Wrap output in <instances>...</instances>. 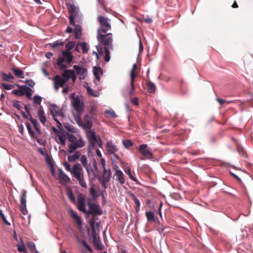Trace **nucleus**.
Masks as SVG:
<instances>
[{"label":"nucleus","mask_w":253,"mask_h":253,"mask_svg":"<svg viewBox=\"0 0 253 253\" xmlns=\"http://www.w3.org/2000/svg\"><path fill=\"white\" fill-rule=\"evenodd\" d=\"M62 56L57 59L56 65L59 69H64L67 68V64H70L73 59L72 53H68L66 51H62Z\"/></svg>","instance_id":"nucleus-1"},{"label":"nucleus","mask_w":253,"mask_h":253,"mask_svg":"<svg viewBox=\"0 0 253 253\" xmlns=\"http://www.w3.org/2000/svg\"><path fill=\"white\" fill-rule=\"evenodd\" d=\"M90 193L91 196L93 197H97V195L96 194L95 190L94 188V185H92L90 188Z\"/></svg>","instance_id":"nucleus-55"},{"label":"nucleus","mask_w":253,"mask_h":253,"mask_svg":"<svg viewBox=\"0 0 253 253\" xmlns=\"http://www.w3.org/2000/svg\"><path fill=\"white\" fill-rule=\"evenodd\" d=\"M13 106L18 110H20L21 108V106L19 104V102L17 101H13Z\"/></svg>","instance_id":"nucleus-60"},{"label":"nucleus","mask_w":253,"mask_h":253,"mask_svg":"<svg viewBox=\"0 0 253 253\" xmlns=\"http://www.w3.org/2000/svg\"><path fill=\"white\" fill-rule=\"evenodd\" d=\"M26 126L27 130L28 131V132H29V134L30 135V136H32V137H34L36 138V136L35 135V133L34 132V131L32 129V128L31 127V126H30V124L29 123L27 122L26 123Z\"/></svg>","instance_id":"nucleus-43"},{"label":"nucleus","mask_w":253,"mask_h":253,"mask_svg":"<svg viewBox=\"0 0 253 253\" xmlns=\"http://www.w3.org/2000/svg\"><path fill=\"white\" fill-rule=\"evenodd\" d=\"M68 10L70 14L69 16L76 17L78 15V8L74 4H70L68 6Z\"/></svg>","instance_id":"nucleus-18"},{"label":"nucleus","mask_w":253,"mask_h":253,"mask_svg":"<svg viewBox=\"0 0 253 253\" xmlns=\"http://www.w3.org/2000/svg\"><path fill=\"white\" fill-rule=\"evenodd\" d=\"M111 48H104L105 57L104 60L106 62H108L110 59V49Z\"/></svg>","instance_id":"nucleus-42"},{"label":"nucleus","mask_w":253,"mask_h":253,"mask_svg":"<svg viewBox=\"0 0 253 253\" xmlns=\"http://www.w3.org/2000/svg\"><path fill=\"white\" fill-rule=\"evenodd\" d=\"M93 74L98 81H100V75H102L103 71L102 69L100 67H94L93 69Z\"/></svg>","instance_id":"nucleus-25"},{"label":"nucleus","mask_w":253,"mask_h":253,"mask_svg":"<svg viewBox=\"0 0 253 253\" xmlns=\"http://www.w3.org/2000/svg\"><path fill=\"white\" fill-rule=\"evenodd\" d=\"M69 211L70 216L75 220H76L78 225H81L82 223L81 217L78 216L76 212H74L72 209H70Z\"/></svg>","instance_id":"nucleus-24"},{"label":"nucleus","mask_w":253,"mask_h":253,"mask_svg":"<svg viewBox=\"0 0 253 253\" xmlns=\"http://www.w3.org/2000/svg\"><path fill=\"white\" fill-rule=\"evenodd\" d=\"M136 77V74L134 72H131L130 73V84H134V80Z\"/></svg>","instance_id":"nucleus-58"},{"label":"nucleus","mask_w":253,"mask_h":253,"mask_svg":"<svg viewBox=\"0 0 253 253\" xmlns=\"http://www.w3.org/2000/svg\"><path fill=\"white\" fill-rule=\"evenodd\" d=\"M67 195L71 202L75 204L76 203V199L72 191H68Z\"/></svg>","instance_id":"nucleus-46"},{"label":"nucleus","mask_w":253,"mask_h":253,"mask_svg":"<svg viewBox=\"0 0 253 253\" xmlns=\"http://www.w3.org/2000/svg\"><path fill=\"white\" fill-rule=\"evenodd\" d=\"M147 90L149 93H154L156 90V85L150 81L147 82Z\"/></svg>","instance_id":"nucleus-28"},{"label":"nucleus","mask_w":253,"mask_h":253,"mask_svg":"<svg viewBox=\"0 0 253 253\" xmlns=\"http://www.w3.org/2000/svg\"><path fill=\"white\" fill-rule=\"evenodd\" d=\"M59 178L63 181L68 183L70 181V178L63 171H60L59 174Z\"/></svg>","instance_id":"nucleus-32"},{"label":"nucleus","mask_w":253,"mask_h":253,"mask_svg":"<svg viewBox=\"0 0 253 253\" xmlns=\"http://www.w3.org/2000/svg\"><path fill=\"white\" fill-rule=\"evenodd\" d=\"M139 152L146 158L150 159L152 157V153L147 149V145L142 144L138 148Z\"/></svg>","instance_id":"nucleus-12"},{"label":"nucleus","mask_w":253,"mask_h":253,"mask_svg":"<svg viewBox=\"0 0 253 253\" xmlns=\"http://www.w3.org/2000/svg\"><path fill=\"white\" fill-rule=\"evenodd\" d=\"M50 46L53 48H55L59 46H63L64 42L61 41H56L52 43H49Z\"/></svg>","instance_id":"nucleus-36"},{"label":"nucleus","mask_w":253,"mask_h":253,"mask_svg":"<svg viewBox=\"0 0 253 253\" xmlns=\"http://www.w3.org/2000/svg\"><path fill=\"white\" fill-rule=\"evenodd\" d=\"M81 162L83 165V166L84 167H86L88 165L87 164V157L85 155H83L81 156L80 159Z\"/></svg>","instance_id":"nucleus-41"},{"label":"nucleus","mask_w":253,"mask_h":253,"mask_svg":"<svg viewBox=\"0 0 253 253\" xmlns=\"http://www.w3.org/2000/svg\"><path fill=\"white\" fill-rule=\"evenodd\" d=\"M164 228L165 227L161 223V225H158L157 230L161 233L164 231Z\"/></svg>","instance_id":"nucleus-63"},{"label":"nucleus","mask_w":253,"mask_h":253,"mask_svg":"<svg viewBox=\"0 0 253 253\" xmlns=\"http://www.w3.org/2000/svg\"><path fill=\"white\" fill-rule=\"evenodd\" d=\"M23 85H22L19 87V89L13 90H12V93L14 95L20 96L23 95Z\"/></svg>","instance_id":"nucleus-39"},{"label":"nucleus","mask_w":253,"mask_h":253,"mask_svg":"<svg viewBox=\"0 0 253 253\" xmlns=\"http://www.w3.org/2000/svg\"><path fill=\"white\" fill-rule=\"evenodd\" d=\"M26 198L27 191L26 190H23L20 198V211L24 215H26L28 213L26 208Z\"/></svg>","instance_id":"nucleus-8"},{"label":"nucleus","mask_w":253,"mask_h":253,"mask_svg":"<svg viewBox=\"0 0 253 253\" xmlns=\"http://www.w3.org/2000/svg\"><path fill=\"white\" fill-rule=\"evenodd\" d=\"M71 173L76 179L80 178V177L83 175V169L81 165L79 163L74 165L72 168Z\"/></svg>","instance_id":"nucleus-7"},{"label":"nucleus","mask_w":253,"mask_h":253,"mask_svg":"<svg viewBox=\"0 0 253 253\" xmlns=\"http://www.w3.org/2000/svg\"><path fill=\"white\" fill-rule=\"evenodd\" d=\"M123 144L124 145V146L126 148H128L129 147L132 146L133 145V143L131 142V141L128 139L124 140L123 141Z\"/></svg>","instance_id":"nucleus-48"},{"label":"nucleus","mask_w":253,"mask_h":253,"mask_svg":"<svg viewBox=\"0 0 253 253\" xmlns=\"http://www.w3.org/2000/svg\"><path fill=\"white\" fill-rule=\"evenodd\" d=\"M97 39L100 43L104 46V48H112L113 38L112 33L104 34L97 33Z\"/></svg>","instance_id":"nucleus-3"},{"label":"nucleus","mask_w":253,"mask_h":253,"mask_svg":"<svg viewBox=\"0 0 253 253\" xmlns=\"http://www.w3.org/2000/svg\"><path fill=\"white\" fill-rule=\"evenodd\" d=\"M126 173L127 174L129 177V178L131 180H132L134 181H136L137 179L134 178L132 174L131 173V170L130 168H127V169L125 170Z\"/></svg>","instance_id":"nucleus-44"},{"label":"nucleus","mask_w":253,"mask_h":253,"mask_svg":"<svg viewBox=\"0 0 253 253\" xmlns=\"http://www.w3.org/2000/svg\"><path fill=\"white\" fill-rule=\"evenodd\" d=\"M54 82L57 83L61 87H63L67 82L66 79L62 78L59 75H56L53 79Z\"/></svg>","instance_id":"nucleus-20"},{"label":"nucleus","mask_w":253,"mask_h":253,"mask_svg":"<svg viewBox=\"0 0 253 253\" xmlns=\"http://www.w3.org/2000/svg\"><path fill=\"white\" fill-rule=\"evenodd\" d=\"M77 124L81 127H82L86 132H90V129L92 127V122L91 117L88 115H85L84 118V122L81 118L80 116H76L74 117Z\"/></svg>","instance_id":"nucleus-4"},{"label":"nucleus","mask_w":253,"mask_h":253,"mask_svg":"<svg viewBox=\"0 0 253 253\" xmlns=\"http://www.w3.org/2000/svg\"><path fill=\"white\" fill-rule=\"evenodd\" d=\"M98 2L99 3L100 6H102V7L103 8H104V9L106 10V7H105V3H104V0H98Z\"/></svg>","instance_id":"nucleus-64"},{"label":"nucleus","mask_w":253,"mask_h":253,"mask_svg":"<svg viewBox=\"0 0 253 253\" xmlns=\"http://www.w3.org/2000/svg\"><path fill=\"white\" fill-rule=\"evenodd\" d=\"M72 104L77 112V116H81L84 110V102L82 101L79 96H77L76 97H73Z\"/></svg>","instance_id":"nucleus-6"},{"label":"nucleus","mask_w":253,"mask_h":253,"mask_svg":"<svg viewBox=\"0 0 253 253\" xmlns=\"http://www.w3.org/2000/svg\"><path fill=\"white\" fill-rule=\"evenodd\" d=\"M12 71H13V72L14 73L15 75L17 77H18L19 78H21V79H23L24 78V75H23V72L22 70H21L18 68H12Z\"/></svg>","instance_id":"nucleus-31"},{"label":"nucleus","mask_w":253,"mask_h":253,"mask_svg":"<svg viewBox=\"0 0 253 253\" xmlns=\"http://www.w3.org/2000/svg\"><path fill=\"white\" fill-rule=\"evenodd\" d=\"M130 196H131L132 198V200L134 201L135 204V210L136 212H138L139 211L140 209V203L138 199L135 196V195L132 193H130L129 194Z\"/></svg>","instance_id":"nucleus-21"},{"label":"nucleus","mask_w":253,"mask_h":253,"mask_svg":"<svg viewBox=\"0 0 253 253\" xmlns=\"http://www.w3.org/2000/svg\"><path fill=\"white\" fill-rule=\"evenodd\" d=\"M17 250L19 252H26V247L23 244L17 245Z\"/></svg>","instance_id":"nucleus-54"},{"label":"nucleus","mask_w":253,"mask_h":253,"mask_svg":"<svg viewBox=\"0 0 253 253\" xmlns=\"http://www.w3.org/2000/svg\"><path fill=\"white\" fill-rule=\"evenodd\" d=\"M0 75L2 80L6 82H12V80L14 78L10 73L7 74L4 72H1Z\"/></svg>","instance_id":"nucleus-26"},{"label":"nucleus","mask_w":253,"mask_h":253,"mask_svg":"<svg viewBox=\"0 0 253 253\" xmlns=\"http://www.w3.org/2000/svg\"><path fill=\"white\" fill-rule=\"evenodd\" d=\"M82 29L80 25H77L74 29V36L75 39H79L82 35Z\"/></svg>","instance_id":"nucleus-29"},{"label":"nucleus","mask_w":253,"mask_h":253,"mask_svg":"<svg viewBox=\"0 0 253 253\" xmlns=\"http://www.w3.org/2000/svg\"><path fill=\"white\" fill-rule=\"evenodd\" d=\"M87 93L92 96L97 97L98 96V92L96 91L93 90L90 87L88 86L86 87Z\"/></svg>","instance_id":"nucleus-35"},{"label":"nucleus","mask_w":253,"mask_h":253,"mask_svg":"<svg viewBox=\"0 0 253 253\" xmlns=\"http://www.w3.org/2000/svg\"><path fill=\"white\" fill-rule=\"evenodd\" d=\"M105 114H107L108 116H109L110 117L112 118H115L117 117V115L115 113V112L114 111L111 110H106L105 112Z\"/></svg>","instance_id":"nucleus-51"},{"label":"nucleus","mask_w":253,"mask_h":253,"mask_svg":"<svg viewBox=\"0 0 253 253\" xmlns=\"http://www.w3.org/2000/svg\"><path fill=\"white\" fill-rule=\"evenodd\" d=\"M114 176H116V179L119 181L121 185H123L125 183L126 180L125 178V175L121 170L119 169V168L118 167H117L115 169Z\"/></svg>","instance_id":"nucleus-14"},{"label":"nucleus","mask_w":253,"mask_h":253,"mask_svg":"<svg viewBox=\"0 0 253 253\" xmlns=\"http://www.w3.org/2000/svg\"><path fill=\"white\" fill-rule=\"evenodd\" d=\"M67 135L68 139L70 142H72L73 143V142H75V141H76V138L73 134L67 133Z\"/></svg>","instance_id":"nucleus-49"},{"label":"nucleus","mask_w":253,"mask_h":253,"mask_svg":"<svg viewBox=\"0 0 253 253\" xmlns=\"http://www.w3.org/2000/svg\"><path fill=\"white\" fill-rule=\"evenodd\" d=\"M87 206L89 208V211H87L88 214H92V219L90 221V225L92 230L95 231V215H99L102 213V211L100 210L99 205L95 204V203L88 202L87 203Z\"/></svg>","instance_id":"nucleus-2"},{"label":"nucleus","mask_w":253,"mask_h":253,"mask_svg":"<svg viewBox=\"0 0 253 253\" xmlns=\"http://www.w3.org/2000/svg\"><path fill=\"white\" fill-rule=\"evenodd\" d=\"M74 70L65 69L63 73L62 74V76L64 77V79L67 80V81L70 79V77H72V75L74 74Z\"/></svg>","instance_id":"nucleus-30"},{"label":"nucleus","mask_w":253,"mask_h":253,"mask_svg":"<svg viewBox=\"0 0 253 253\" xmlns=\"http://www.w3.org/2000/svg\"><path fill=\"white\" fill-rule=\"evenodd\" d=\"M78 205L77 208L80 211L84 213H87V211L85 208V197L82 194H79L77 197Z\"/></svg>","instance_id":"nucleus-9"},{"label":"nucleus","mask_w":253,"mask_h":253,"mask_svg":"<svg viewBox=\"0 0 253 253\" xmlns=\"http://www.w3.org/2000/svg\"><path fill=\"white\" fill-rule=\"evenodd\" d=\"M111 176V172L110 169L107 170L106 169H103V173L101 178H99V180H104L105 182H109Z\"/></svg>","instance_id":"nucleus-16"},{"label":"nucleus","mask_w":253,"mask_h":253,"mask_svg":"<svg viewBox=\"0 0 253 253\" xmlns=\"http://www.w3.org/2000/svg\"><path fill=\"white\" fill-rule=\"evenodd\" d=\"M57 141L58 143H61L63 146H65L66 144V138L64 136L59 135L58 137V140Z\"/></svg>","instance_id":"nucleus-45"},{"label":"nucleus","mask_w":253,"mask_h":253,"mask_svg":"<svg viewBox=\"0 0 253 253\" xmlns=\"http://www.w3.org/2000/svg\"><path fill=\"white\" fill-rule=\"evenodd\" d=\"M98 21L100 27L97 30V33H106L107 32L111 29V24L109 23V19L103 16L98 17Z\"/></svg>","instance_id":"nucleus-5"},{"label":"nucleus","mask_w":253,"mask_h":253,"mask_svg":"<svg viewBox=\"0 0 253 253\" xmlns=\"http://www.w3.org/2000/svg\"><path fill=\"white\" fill-rule=\"evenodd\" d=\"M89 138L92 147H94L96 143L100 148L102 147L103 143L102 140L99 137L97 138L93 131L90 132Z\"/></svg>","instance_id":"nucleus-11"},{"label":"nucleus","mask_w":253,"mask_h":253,"mask_svg":"<svg viewBox=\"0 0 253 253\" xmlns=\"http://www.w3.org/2000/svg\"><path fill=\"white\" fill-rule=\"evenodd\" d=\"M29 120L31 121V122L32 123V124L34 126V127L36 129V130H37V131L39 133H41V131L38 127L37 121L35 119L33 118L31 116L29 118Z\"/></svg>","instance_id":"nucleus-34"},{"label":"nucleus","mask_w":253,"mask_h":253,"mask_svg":"<svg viewBox=\"0 0 253 253\" xmlns=\"http://www.w3.org/2000/svg\"><path fill=\"white\" fill-rule=\"evenodd\" d=\"M237 150L239 152V153H240L241 155H242L244 157H247V155L246 153L244 151L243 148L241 146H237Z\"/></svg>","instance_id":"nucleus-50"},{"label":"nucleus","mask_w":253,"mask_h":253,"mask_svg":"<svg viewBox=\"0 0 253 253\" xmlns=\"http://www.w3.org/2000/svg\"><path fill=\"white\" fill-rule=\"evenodd\" d=\"M63 165L65 167V169H66V170H67L68 171H70L71 172L72 170V168H70V164L68 162H65L63 163Z\"/></svg>","instance_id":"nucleus-59"},{"label":"nucleus","mask_w":253,"mask_h":253,"mask_svg":"<svg viewBox=\"0 0 253 253\" xmlns=\"http://www.w3.org/2000/svg\"><path fill=\"white\" fill-rule=\"evenodd\" d=\"M1 86L6 90H10L14 88L13 85L6 84L4 83L1 84Z\"/></svg>","instance_id":"nucleus-52"},{"label":"nucleus","mask_w":253,"mask_h":253,"mask_svg":"<svg viewBox=\"0 0 253 253\" xmlns=\"http://www.w3.org/2000/svg\"><path fill=\"white\" fill-rule=\"evenodd\" d=\"M84 168L89 176H90L91 174H92V175L95 176V173L94 172V170L92 166L90 164L88 165L87 166H86V167H84Z\"/></svg>","instance_id":"nucleus-38"},{"label":"nucleus","mask_w":253,"mask_h":253,"mask_svg":"<svg viewBox=\"0 0 253 253\" xmlns=\"http://www.w3.org/2000/svg\"><path fill=\"white\" fill-rule=\"evenodd\" d=\"M106 148L107 151L110 154H114L118 151L117 147L113 143L112 141H109L106 143Z\"/></svg>","instance_id":"nucleus-17"},{"label":"nucleus","mask_w":253,"mask_h":253,"mask_svg":"<svg viewBox=\"0 0 253 253\" xmlns=\"http://www.w3.org/2000/svg\"><path fill=\"white\" fill-rule=\"evenodd\" d=\"M42 97L39 95H35L33 98V102L35 104H41Z\"/></svg>","instance_id":"nucleus-47"},{"label":"nucleus","mask_w":253,"mask_h":253,"mask_svg":"<svg viewBox=\"0 0 253 253\" xmlns=\"http://www.w3.org/2000/svg\"><path fill=\"white\" fill-rule=\"evenodd\" d=\"M131 102L135 105H138L139 104L138 99L136 97L131 99Z\"/></svg>","instance_id":"nucleus-62"},{"label":"nucleus","mask_w":253,"mask_h":253,"mask_svg":"<svg viewBox=\"0 0 253 253\" xmlns=\"http://www.w3.org/2000/svg\"><path fill=\"white\" fill-rule=\"evenodd\" d=\"M76 44V42H75L71 41L68 42L65 44L66 50H62V51H66L69 53H72L70 51L73 48H74Z\"/></svg>","instance_id":"nucleus-27"},{"label":"nucleus","mask_w":253,"mask_h":253,"mask_svg":"<svg viewBox=\"0 0 253 253\" xmlns=\"http://www.w3.org/2000/svg\"><path fill=\"white\" fill-rule=\"evenodd\" d=\"M76 17H73L71 16H69V22H70V24L73 26H76V25H75V22H74V19Z\"/></svg>","instance_id":"nucleus-61"},{"label":"nucleus","mask_w":253,"mask_h":253,"mask_svg":"<svg viewBox=\"0 0 253 253\" xmlns=\"http://www.w3.org/2000/svg\"><path fill=\"white\" fill-rule=\"evenodd\" d=\"M25 84L31 87H34L35 83L32 80H28L25 81Z\"/></svg>","instance_id":"nucleus-57"},{"label":"nucleus","mask_w":253,"mask_h":253,"mask_svg":"<svg viewBox=\"0 0 253 253\" xmlns=\"http://www.w3.org/2000/svg\"><path fill=\"white\" fill-rule=\"evenodd\" d=\"M50 111L53 117H55V116H62L63 113L60 110V108L56 105L53 104L51 105L50 107Z\"/></svg>","instance_id":"nucleus-15"},{"label":"nucleus","mask_w":253,"mask_h":253,"mask_svg":"<svg viewBox=\"0 0 253 253\" xmlns=\"http://www.w3.org/2000/svg\"><path fill=\"white\" fill-rule=\"evenodd\" d=\"M0 216L2 218V219L3 221H4V222L6 225H9L10 224V223L6 220V219L4 214L3 213V212H2V210H0Z\"/></svg>","instance_id":"nucleus-56"},{"label":"nucleus","mask_w":253,"mask_h":253,"mask_svg":"<svg viewBox=\"0 0 253 253\" xmlns=\"http://www.w3.org/2000/svg\"><path fill=\"white\" fill-rule=\"evenodd\" d=\"M23 95H26L28 99H31L33 92V90L26 85H23Z\"/></svg>","instance_id":"nucleus-22"},{"label":"nucleus","mask_w":253,"mask_h":253,"mask_svg":"<svg viewBox=\"0 0 253 253\" xmlns=\"http://www.w3.org/2000/svg\"><path fill=\"white\" fill-rule=\"evenodd\" d=\"M81 156L80 151H76L74 155H69L68 156V160L70 162H75Z\"/></svg>","instance_id":"nucleus-23"},{"label":"nucleus","mask_w":253,"mask_h":253,"mask_svg":"<svg viewBox=\"0 0 253 253\" xmlns=\"http://www.w3.org/2000/svg\"><path fill=\"white\" fill-rule=\"evenodd\" d=\"M73 68L76 71L77 74L79 75L80 80H84L87 75V70L82 66L74 65Z\"/></svg>","instance_id":"nucleus-10"},{"label":"nucleus","mask_w":253,"mask_h":253,"mask_svg":"<svg viewBox=\"0 0 253 253\" xmlns=\"http://www.w3.org/2000/svg\"><path fill=\"white\" fill-rule=\"evenodd\" d=\"M78 45H80L82 47V51L84 53H87L88 50V47L87 43L85 42H79Z\"/></svg>","instance_id":"nucleus-37"},{"label":"nucleus","mask_w":253,"mask_h":253,"mask_svg":"<svg viewBox=\"0 0 253 253\" xmlns=\"http://www.w3.org/2000/svg\"><path fill=\"white\" fill-rule=\"evenodd\" d=\"M84 144V140L82 139L80 140L76 141L75 142H73L69 145V149L68 150V152L69 153H71L76 149L83 147Z\"/></svg>","instance_id":"nucleus-13"},{"label":"nucleus","mask_w":253,"mask_h":253,"mask_svg":"<svg viewBox=\"0 0 253 253\" xmlns=\"http://www.w3.org/2000/svg\"><path fill=\"white\" fill-rule=\"evenodd\" d=\"M38 117L41 122L43 125H45V123L46 122V118L45 116V114L44 111L43 110V108L42 106H40L38 109Z\"/></svg>","instance_id":"nucleus-19"},{"label":"nucleus","mask_w":253,"mask_h":253,"mask_svg":"<svg viewBox=\"0 0 253 253\" xmlns=\"http://www.w3.org/2000/svg\"><path fill=\"white\" fill-rule=\"evenodd\" d=\"M147 219L148 221H153L156 218L154 215V213L151 211H147L145 213Z\"/></svg>","instance_id":"nucleus-33"},{"label":"nucleus","mask_w":253,"mask_h":253,"mask_svg":"<svg viewBox=\"0 0 253 253\" xmlns=\"http://www.w3.org/2000/svg\"><path fill=\"white\" fill-rule=\"evenodd\" d=\"M27 245L31 251H33L36 250V246L34 243L31 242H27Z\"/></svg>","instance_id":"nucleus-53"},{"label":"nucleus","mask_w":253,"mask_h":253,"mask_svg":"<svg viewBox=\"0 0 253 253\" xmlns=\"http://www.w3.org/2000/svg\"><path fill=\"white\" fill-rule=\"evenodd\" d=\"M77 180L79 181L80 185L83 188H86V184L84 178V175L80 177V178H77Z\"/></svg>","instance_id":"nucleus-40"}]
</instances>
